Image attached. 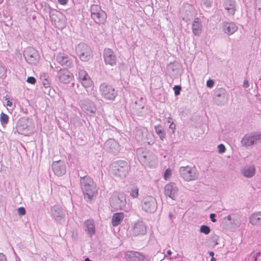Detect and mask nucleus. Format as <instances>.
Segmentation results:
<instances>
[{"label":"nucleus","instance_id":"obj_1","mask_svg":"<svg viewBox=\"0 0 261 261\" xmlns=\"http://www.w3.org/2000/svg\"><path fill=\"white\" fill-rule=\"evenodd\" d=\"M80 182L84 198L87 200H91L97 193L96 184L93 179L88 176L81 177Z\"/></svg>","mask_w":261,"mask_h":261},{"label":"nucleus","instance_id":"obj_2","mask_svg":"<svg viewBox=\"0 0 261 261\" xmlns=\"http://www.w3.org/2000/svg\"><path fill=\"white\" fill-rule=\"evenodd\" d=\"M179 172L184 179L187 181L195 180L198 177V174L195 167H181Z\"/></svg>","mask_w":261,"mask_h":261},{"label":"nucleus","instance_id":"obj_3","mask_svg":"<svg viewBox=\"0 0 261 261\" xmlns=\"http://www.w3.org/2000/svg\"><path fill=\"white\" fill-rule=\"evenodd\" d=\"M99 91L103 98L109 100H114L117 95L114 88L106 83L100 85Z\"/></svg>","mask_w":261,"mask_h":261},{"label":"nucleus","instance_id":"obj_4","mask_svg":"<svg viewBox=\"0 0 261 261\" xmlns=\"http://www.w3.org/2000/svg\"><path fill=\"white\" fill-rule=\"evenodd\" d=\"M91 15L96 23H104L106 20L107 15L98 5H93L91 7Z\"/></svg>","mask_w":261,"mask_h":261},{"label":"nucleus","instance_id":"obj_5","mask_svg":"<svg viewBox=\"0 0 261 261\" xmlns=\"http://www.w3.org/2000/svg\"><path fill=\"white\" fill-rule=\"evenodd\" d=\"M76 53L83 61H88L92 58V51L90 48L85 43L78 44L75 48Z\"/></svg>","mask_w":261,"mask_h":261},{"label":"nucleus","instance_id":"obj_6","mask_svg":"<svg viewBox=\"0 0 261 261\" xmlns=\"http://www.w3.org/2000/svg\"><path fill=\"white\" fill-rule=\"evenodd\" d=\"M260 139L261 133H248L244 136L241 143L242 146L248 147L256 144Z\"/></svg>","mask_w":261,"mask_h":261},{"label":"nucleus","instance_id":"obj_7","mask_svg":"<svg viewBox=\"0 0 261 261\" xmlns=\"http://www.w3.org/2000/svg\"><path fill=\"white\" fill-rule=\"evenodd\" d=\"M142 210L148 213H153L157 208V202L154 197L151 196L145 197L142 201Z\"/></svg>","mask_w":261,"mask_h":261},{"label":"nucleus","instance_id":"obj_8","mask_svg":"<svg viewBox=\"0 0 261 261\" xmlns=\"http://www.w3.org/2000/svg\"><path fill=\"white\" fill-rule=\"evenodd\" d=\"M112 168L115 174L119 176H124L128 172V166L126 162L118 161L113 164Z\"/></svg>","mask_w":261,"mask_h":261},{"label":"nucleus","instance_id":"obj_9","mask_svg":"<svg viewBox=\"0 0 261 261\" xmlns=\"http://www.w3.org/2000/svg\"><path fill=\"white\" fill-rule=\"evenodd\" d=\"M50 17L52 23L57 28L62 29L65 27V17L62 13L55 11L51 14Z\"/></svg>","mask_w":261,"mask_h":261},{"label":"nucleus","instance_id":"obj_10","mask_svg":"<svg viewBox=\"0 0 261 261\" xmlns=\"http://www.w3.org/2000/svg\"><path fill=\"white\" fill-rule=\"evenodd\" d=\"M178 193V188L174 182H170L164 187V194L173 200H175Z\"/></svg>","mask_w":261,"mask_h":261},{"label":"nucleus","instance_id":"obj_11","mask_svg":"<svg viewBox=\"0 0 261 261\" xmlns=\"http://www.w3.org/2000/svg\"><path fill=\"white\" fill-rule=\"evenodd\" d=\"M103 57L106 65L114 66L116 65L117 58L114 51L110 48H105L103 50Z\"/></svg>","mask_w":261,"mask_h":261},{"label":"nucleus","instance_id":"obj_12","mask_svg":"<svg viewBox=\"0 0 261 261\" xmlns=\"http://www.w3.org/2000/svg\"><path fill=\"white\" fill-rule=\"evenodd\" d=\"M24 56L27 62L30 64H36L38 61V55L36 50L32 48H27Z\"/></svg>","mask_w":261,"mask_h":261},{"label":"nucleus","instance_id":"obj_13","mask_svg":"<svg viewBox=\"0 0 261 261\" xmlns=\"http://www.w3.org/2000/svg\"><path fill=\"white\" fill-rule=\"evenodd\" d=\"M111 202L115 208L122 210L126 202L125 196L123 193H120L117 196L112 198Z\"/></svg>","mask_w":261,"mask_h":261},{"label":"nucleus","instance_id":"obj_14","mask_svg":"<svg viewBox=\"0 0 261 261\" xmlns=\"http://www.w3.org/2000/svg\"><path fill=\"white\" fill-rule=\"evenodd\" d=\"M57 76L60 81L64 84L70 83L74 78L73 74L65 69L58 71Z\"/></svg>","mask_w":261,"mask_h":261},{"label":"nucleus","instance_id":"obj_15","mask_svg":"<svg viewBox=\"0 0 261 261\" xmlns=\"http://www.w3.org/2000/svg\"><path fill=\"white\" fill-rule=\"evenodd\" d=\"M131 232L135 236L144 235L146 232V226L142 221H138L132 226Z\"/></svg>","mask_w":261,"mask_h":261},{"label":"nucleus","instance_id":"obj_16","mask_svg":"<svg viewBox=\"0 0 261 261\" xmlns=\"http://www.w3.org/2000/svg\"><path fill=\"white\" fill-rule=\"evenodd\" d=\"M81 107L82 110L88 115L95 113L96 107L93 102L89 100H84L81 102Z\"/></svg>","mask_w":261,"mask_h":261},{"label":"nucleus","instance_id":"obj_17","mask_svg":"<svg viewBox=\"0 0 261 261\" xmlns=\"http://www.w3.org/2000/svg\"><path fill=\"white\" fill-rule=\"evenodd\" d=\"M52 169L54 173L58 176L63 175L66 173L65 165L61 160L53 162Z\"/></svg>","mask_w":261,"mask_h":261},{"label":"nucleus","instance_id":"obj_18","mask_svg":"<svg viewBox=\"0 0 261 261\" xmlns=\"http://www.w3.org/2000/svg\"><path fill=\"white\" fill-rule=\"evenodd\" d=\"M57 61L61 65L70 67L72 65V61L68 55L64 53H59L56 57Z\"/></svg>","mask_w":261,"mask_h":261},{"label":"nucleus","instance_id":"obj_19","mask_svg":"<svg viewBox=\"0 0 261 261\" xmlns=\"http://www.w3.org/2000/svg\"><path fill=\"white\" fill-rule=\"evenodd\" d=\"M238 29L237 24L233 22H224L222 24V30L227 35L233 34Z\"/></svg>","mask_w":261,"mask_h":261},{"label":"nucleus","instance_id":"obj_20","mask_svg":"<svg viewBox=\"0 0 261 261\" xmlns=\"http://www.w3.org/2000/svg\"><path fill=\"white\" fill-rule=\"evenodd\" d=\"M50 214L56 221H59L64 217V213L59 206L54 205L50 208Z\"/></svg>","mask_w":261,"mask_h":261},{"label":"nucleus","instance_id":"obj_21","mask_svg":"<svg viewBox=\"0 0 261 261\" xmlns=\"http://www.w3.org/2000/svg\"><path fill=\"white\" fill-rule=\"evenodd\" d=\"M255 167L254 165H246L241 170L242 175L246 178H251L255 174Z\"/></svg>","mask_w":261,"mask_h":261},{"label":"nucleus","instance_id":"obj_22","mask_svg":"<svg viewBox=\"0 0 261 261\" xmlns=\"http://www.w3.org/2000/svg\"><path fill=\"white\" fill-rule=\"evenodd\" d=\"M202 21L199 18H195L192 24V30L193 34L199 36L202 31Z\"/></svg>","mask_w":261,"mask_h":261},{"label":"nucleus","instance_id":"obj_23","mask_svg":"<svg viewBox=\"0 0 261 261\" xmlns=\"http://www.w3.org/2000/svg\"><path fill=\"white\" fill-rule=\"evenodd\" d=\"M224 7L229 16H233L236 10V2L233 0H225Z\"/></svg>","mask_w":261,"mask_h":261},{"label":"nucleus","instance_id":"obj_24","mask_svg":"<svg viewBox=\"0 0 261 261\" xmlns=\"http://www.w3.org/2000/svg\"><path fill=\"white\" fill-rule=\"evenodd\" d=\"M227 95L224 90H221L215 97V102L218 106L224 105L227 101Z\"/></svg>","mask_w":261,"mask_h":261},{"label":"nucleus","instance_id":"obj_25","mask_svg":"<svg viewBox=\"0 0 261 261\" xmlns=\"http://www.w3.org/2000/svg\"><path fill=\"white\" fill-rule=\"evenodd\" d=\"M105 147L107 149L115 153L118 151L119 145L114 139H110L105 143Z\"/></svg>","mask_w":261,"mask_h":261},{"label":"nucleus","instance_id":"obj_26","mask_svg":"<svg viewBox=\"0 0 261 261\" xmlns=\"http://www.w3.org/2000/svg\"><path fill=\"white\" fill-rule=\"evenodd\" d=\"M17 130L18 133L28 135L30 133L29 129L27 125L25 120H20L17 125Z\"/></svg>","mask_w":261,"mask_h":261},{"label":"nucleus","instance_id":"obj_27","mask_svg":"<svg viewBox=\"0 0 261 261\" xmlns=\"http://www.w3.org/2000/svg\"><path fill=\"white\" fill-rule=\"evenodd\" d=\"M84 225L85 231L90 236L92 237L95 233V227L94 221L92 219H89L85 222Z\"/></svg>","mask_w":261,"mask_h":261},{"label":"nucleus","instance_id":"obj_28","mask_svg":"<svg viewBox=\"0 0 261 261\" xmlns=\"http://www.w3.org/2000/svg\"><path fill=\"white\" fill-rule=\"evenodd\" d=\"M81 83L89 94H94V85L90 77Z\"/></svg>","mask_w":261,"mask_h":261},{"label":"nucleus","instance_id":"obj_29","mask_svg":"<svg viewBox=\"0 0 261 261\" xmlns=\"http://www.w3.org/2000/svg\"><path fill=\"white\" fill-rule=\"evenodd\" d=\"M124 218L123 213H114L112 217V225L114 227H117L120 225L123 221Z\"/></svg>","mask_w":261,"mask_h":261},{"label":"nucleus","instance_id":"obj_30","mask_svg":"<svg viewBox=\"0 0 261 261\" xmlns=\"http://www.w3.org/2000/svg\"><path fill=\"white\" fill-rule=\"evenodd\" d=\"M249 222L253 225H261V212L252 214L249 217Z\"/></svg>","mask_w":261,"mask_h":261},{"label":"nucleus","instance_id":"obj_31","mask_svg":"<svg viewBox=\"0 0 261 261\" xmlns=\"http://www.w3.org/2000/svg\"><path fill=\"white\" fill-rule=\"evenodd\" d=\"M128 256L132 261H145V256L138 252L131 251Z\"/></svg>","mask_w":261,"mask_h":261},{"label":"nucleus","instance_id":"obj_32","mask_svg":"<svg viewBox=\"0 0 261 261\" xmlns=\"http://www.w3.org/2000/svg\"><path fill=\"white\" fill-rule=\"evenodd\" d=\"M90 77L88 73L84 70H79L78 72V80L80 83Z\"/></svg>","mask_w":261,"mask_h":261},{"label":"nucleus","instance_id":"obj_33","mask_svg":"<svg viewBox=\"0 0 261 261\" xmlns=\"http://www.w3.org/2000/svg\"><path fill=\"white\" fill-rule=\"evenodd\" d=\"M154 129L156 133L159 136L161 140L163 141L165 138V133L163 130L161 126L160 125H156L154 126Z\"/></svg>","mask_w":261,"mask_h":261},{"label":"nucleus","instance_id":"obj_34","mask_svg":"<svg viewBox=\"0 0 261 261\" xmlns=\"http://www.w3.org/2000/svg\"><path fill=\"white\" fill-rule=\"evenodd\" d=\"M148 156V153H145L143 154L139 155L138 158L142 164H146L149 162Z\"/></svg>","mask_w":261,"mask_h":261},{"label":"nucleus","instance_id":"obj_35","mask_svg":"<svg viewBox=\"0 0 261 261\" xmlns=\"http://www.w3.org/2000/svg\"><path fill=\"white\" fill-rule=\"evenodd\" d=\"M0 121L2 124H7L9 121V116L3 112L0 115Z\"/></svg>","mask_w":261,"mask_h":261},{"label":"nucleus","instance_id":"obj_36","mask_svg":"<svg viewBox=\"0 0 261 261\" xmlns=\"http://www.w3.org/2000/svg\"><path fill=\"white\" fill-rule=\"evenodd\" d=\"M211 231L209 226L205 225H201L200 228V232L205 234H208Z\"/></svg>","mask_w":261,"mask_h":261},{"label":"nucleus","instance_id":"obj_37","mask_svg":"<svg viewBox=\"0 0 261 261\" xmlns=\"http://www.w3.org/2000/svg\"><path fill=\"white\" fill-rule=\"evenodd\" d=\"M130 195L133 198H137L139 196V189L137 187H134L131 190Z\"/></svg>","mask_w":261,"mask_h":261},{"label":"nucleus","instance_id":"obj_38","mask_svg":"<svg viewBox=\"0 0 261 261\" xmlns=\"http://www.w3.org/2000/svg\"><path fill=\"white\" fill-rule=\"evenodd\" d=\"M172 175V170L170 168L166 169L164 173V177L165 180H168Z\"/></svg>","mask_w":261,"mask_h":261},{"label":"nucleus","instance_id":"obj_39","mask_svg":"<svg viewBox=\"0 0 261 261\" xmlns=\"http://www.w3.org/2000/svg\"><path fill=\"white\" fill-rule=\"evenodd\" d=\"M218 149L219 152L221 154L224 153L226 151V148L225 146L222 144H219L218 146Z\"/></svg>","mask_w":261,"mask_h":261},{"label":"nucleus","instance_id":"obj_40","mask_svg":"<svg viewBox=\"0 0 261 261\" xmlns=\"http://www.w3.org/2000/svg\"><path fill=\"white\" fill-rule=\"evenodd\" d=\"M173 90L174 91V93L175 96H177L180 94V91L181 90V87L179 86H175L173 87Z\"/></svg>","mask_w":261,"mask_h":261},{"label":"nucleus","instance_id":"obj_41","mask_svg":"<svg viewBox=\"0 0 261 261\" xmlns=\"http://www.w3.org/2000/svg\"><path fill=\"white\" fill-rule=\"evenodd\" d=\"M18 213L20 216H23L25 214V210L23 207H20L18 208Z\"/></svg>","mask_w":261,"mask_h":261},{"label":"nucleus","instance_id":"obj_42","mask_svg":"<svg viewBox=\"0 0 261 261\" xmlns=\"http://www.w3.org/2000/svg\"><path fill=\"white\" fill-rule=\"evenodd\" d=\"M214 82L212 80H208L206 82V86L208 88H212L214 87Z\"/></svg>","mask_w":261,"mask_h":261},{"label":"nucleus","instance_id":"obj_43","mask_svg":"<svg viewBox=\"0 0 261 261\" xmlns=\"http://www.w3.org/2000/svg\"><path fill=\"white\" fill-rule=\"evenodd\" d=\"M203 4L206 7H210L212 5V1L211 0H202Z\"/></svg>","mask_w":261,"mask_h":261},{"label":"nucleus","instance_id":"obj_44","mask_svg":"<svg viewBox=\"0 0 261 261\" xmlns=\"http://www.w3.org/2000/svg\"><path fill=\"white\" fill-rule=\"evenodd\" d=\"M27 81L30 84H34L36 83V79L33 76H30L28 77Z\"/></svg>","mask_w":261,"mask_h":261},{"label":"nucleus","instance_id":"obj_45","mask_svg":"<svg viewBox=\"0 0 261 261\" xmlns=\"http://www.w3.org/2000/svg\"><path fill=\"white\" fill-rule=\"evenodd\" d=\"M6 73V69L5 68L0 65V77H3Z\"/></svg>","mask_w":261,"mask_h":261},{"label":"nucleus","instance_id":"obj_46","mask_svg":"<svg viewBox=\"0 0 261 261\" xmlns=\"http://www.w3.org/2000/svg\"><path fill=\"white\" fill-rule=\"evenodd\" d=\"M5 98L6 100H7L6 105L9 107H11L12 106V102L9 99L7 96H5Z\"/></svg>","mask_w":261,"mask_h":261},{"label":"nucleus","instance_id":"obj_47","mask_svg":"<svg viewBox=\"0 0 261 261\" xmlns=\"http://www.w3.org/2000/svg\"><path fill=\"white\" fill-rule=\"evenodd\" d=\"M0 261H7L6 256L2 253H0Z\"/></svg>","mask_w":261,"mask_h":261},{"label":"nucleus","instance_id":"obj_48","mask_svg":"<svg viewBox=\"0 0 261 261\" xmlns=\"http://www.w3.org/2000/svg\"><path fill=\"white\" fill-rule=\"evenodd\" d=\"M215 214H211L210 215V219L211 220V221L213 222H215L216 221V219L215 218Z\"/></svg>","mask_w":261,"mask_h":261},{"label":"nucleus","instance_id":"obj_49","mask_svg":"<svg viewBox=\"0 0 261 261\" xmlns=\"http://www.w3.org/2000/svg\"><path fill=\"white\" fill-rule=\"evenodd\" d=\"M249 86L248 81L247 80H245L243 83V87L245 88H247Z\"/></svg>","mask_w":261,"mask_h":261},{"label":"nucleus","instance_id":"obj_50","mask_svg":"<svg viewBox=\"0 0 261 261\" xmlns=\"http://www.w3.org/2000/svg\"><path fill=\"white\" fill-rule=\"evenodd\" d=\"M58 2L62 5H66L68 2V0H58Z\"/></svg>","mask_w":261,"mask_h":261},{"label":"nucleus","instance_id":"obj_51","mask_svg":"<svg viewBox=\"0 0 261 261\" xmlns=\"http://www.w3.org/2000/svg\"><path fill=\"white\" fill-rule=\"evenodd\" d=\"M169 128L173 130V132L174 133V131H175V125L173 123H172L170 125H169Z\"/></svg>","mask_w":261,"mask_h":261},{"label":"nucleus","instance_id":"obj_52","mask_svg":"<svg viewBox=\"0 0 261 261\" xmlns=\"http://www.w3.org/2000/svg\"><path fill=\"white\" fill-rule=\"evenodd\" d=\"M257 5L259 11L261 13V0L257 1Z\"/></svg>","mask_w":261,"mask_h":261},{"label":"nucleus","instance_id":"obj_53","mask_svg":"<svg viewBox=\"0 0 261 261\" xmlns=\"http://www.w3.org/2000/svg\"><path fill=\"white\" fill-rule=\"evenodd\" d=\"M260 253H256V256H255L254 258V261H256L257 260V257L259 256L260 255Z\"/></svg>","mask_w":261,"mask_h":261},{"label":"nucleus","instance_id":"obj_54","mask_svg":"<svg viewBox=\"0 0 261 261\" xmlns=\"http://www.w3.org/2000/svg\"><path fill=\"white\" fill-rule=\"evenodd\" d=\"M209 254H210L211 256L213 257V256H214V252H213V251H210V252H209Z\"/></svg>","mask_w":261,"mask_h":261},{"label":"nucleus","instance_id":"obj_55","mask_svg":"<svg viewBox=\"0 0 261 261\" xmlns=\"http://www.w3.org/2000/svg\"><path fill=\"white\" fill-rule=\"evenodd\" d=\"M167 253L168 255H170L172 254V252L171 250H169L167 251Z\"/></svg>","mask_w":261,"mask_h":261},{"label":"nucleus","instance_id":"obj_56","mask_svg":"<svg viewBox=\"0 0 261 261\" xmlns=\"http://www.w3.org/2000/svg\"><path fill=\"white\" fill-rule=\"evenodd\" d=\"M211 261H216V258L214 257H212L211 259Z\"/></svg>","mask_w":261,"mask_h":261},{"label":"nucleus","instance_id":"obj_57","mask_svg":"<svg viewBox=\"0 0 261 261\" xmlns=\"http://www.w3.org/2000/svg\"><path fill=\"white\" fill-rule=\"evenodd\" d=\"M85 261H92L90 260L89 258H86L85 260Z\"/></svg>","mask_w":261,"mask_h":261},{"label":"nucleus","instance_id":"obj_58","mask_svg":"<svg viewBox=\"0 0 261 261\" xmlns=\"http://www.w3.org/2000/svg\"><path fill=\"white\" fill-rule=\"evenodd\" d=\"M4 0H0V4L3 2Z\"/></svg>","mask_w":261,"mask_h":261}]
</instances>
